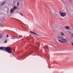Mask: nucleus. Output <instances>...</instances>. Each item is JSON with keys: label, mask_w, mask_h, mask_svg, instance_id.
<instances>
[{"label": "nucleus", "mask_w": 73, "mask_h": 73, "mask_svg": "<svg viewBox=\"0 0 73 73\" xmlns=\"http://www.w3.org/2000/svg\"><path fill=\"white\" fill-rule=\"evenodd\" d=\"M0 50H3L7 51V53H10V54H11L12 53V49L11 48V47H0Z\"/></svg>", "instance_id": "1"}, {"label": "nucleus", "mask_w": 73, "mask_h": 73, "mask_svg": "<svg viewBox=\"0 0 73 73\" xmlns=\"http://www.w3.org/2000/svg\"><path fill=\"white\" fill-rule=\"evenodd\" d=\"M58 41L61 43H67V40L64 38H62L61 39L58 40Z\"/></svg>", "instance_id": "2"}, {"label": "nucleus", "mask_w": 73, "mask_h": 73, "mask_svg": "<svg viewBox=\"0 0 73 73\" xmlns=\"http://www.w3.org/2000/svg\"><path fill=\"white\" fill-rule=\"evenodd\" d=\"M60 16L62 17H64L66 16V13L62 12L61 11H60L59 12Z\"/></svg>", "instance_id": "3"}, {"label": "nucleus", "mask_w": 73, "mask_h": 73, "mask_svg": "<svg viewBox=\"0 0 73 73\" xmlns=\"http://www.w3.org/2000/svg\"><path fill=\"white\" fill-rule=\"evenodd\" d=\"M30 33L31 34H33V35H36L37 36H40V35L38 34H37V33H35L34 32H33L32 31H30Z\"/></svg>", "instance_id": "4"}, {"label": "nucleus", "mask_w": 73, "mask_h": 73, "mask_svg": "<svg viewBox=\"0 0 73 73\" xmlns=\"http://www.w3.org/2000/svg\"><path fill=\"white\" fill-rule=\"evenodd\" d=\"M32 47V48H34V49H38V47H37V46H34L33 45H30Z\"/></svg>", "instance_id": "5"}, {"label": "nucleus", "mask_w": 73, "mask_h": 73, "mask_svg": "<svg viewBox=\"0 0 73 73\" xmlns=\"http://www.w3.org/2000/svg\"><path fill=\"white\" fill-rule=\"evenodd\" d=\"M64 28H65V29H67V30H68V29L69 30V29H70V27H69L68 26H65Z\"/></svg>", "instance_id": "6"}, {"label": "nucleus", "mask_w": 73, "mask_h": 73, "mask_svg": "<svg viewBox=\"0 0 73 73\" xmlns=\"http://www.w3.org/2000/svg\"><path fill=\"white\" fill-rule=\"evenodd\" d=\"M5 2H3L2 3H1L0 6H3V5L5 4Z\"/></svg>", "instance_id": "7"}, {"label": "nucleus", "mask_w": 73, "mask_h": 73, "mask_svg": "<svg viewBox=\"0 0 73 73\" xmlns=\"http://www.w3.org/2000/svg\"><path fill=\"white\" fill-rule=\"evenodd\" d=\"M14 11V10L13 9H11L10 11V12H11V13H13V12Z\"/></svg>", "instance_id": "8"}, {"label": "nucleus", "mask_w": 73, "mask_h": 73, "mask_svg": "<svg viewBox=\"0 0 73 73\" xmlns=\"http://www.w3.org/2000/svg\"><path fill=\"white\" fill-rule=\"evenodd\" d=\"M13 9L14 10H15L16 9H17V7L16 6H14Z\"/></svg>", "instance_id": "9"}, {"label": "nucleus", "mask_w": 73, "mask_h": 73, "mask_svg": "<svg viewBox=\"0 0 73 73\" xmlns=\"http://www.w3.org/2000/svg\"><path fill=\"white\" fill-rule=\"evenodd\" d=\"M44 49H48V46H46L44 47Z\"/></svg>", "instance_id": "10"}, {"label": "nucleus", "mask_w": 73, "mask_h": 73, "mask_svg": "<svg viewBox=\"0 0 73 73\" xmlns=\"http://www.w3.org/2000/svg\"><path fill=\"white\" fill-rule=\"evenodd\" d=\"M5 10H7V12H8V11H9V8H8L6 7L5 8Z\"/></svg>", "instance_id": "11"}, {"label": "nucleus", "mask_w": 73, "mask_h": 73, "mask_svg": "<svg viewBox=\"0 0 73 73\" xmlns=\"http://www.w3.org/2000/svg\"><path fill=\"white\" fill-rule=\"evenodd\" d=\"M11 38L12 39H15V37L14 36L11 37Z\"/></svg>", "instance_id": "12"}, {"label": "nucleus", "mask_w": 73, "mask_h": 73, "mask_svg": "<svg viewBox=\"0 0 73 73\" xmlns=\"http://www.w3.org/2000/svg\"><path fill=\"white\" fill-rule=\"evenodd\" d=\"M61 34L62 35V36H64V34L62 32H61Z\"/></svg>", "instance_id": "13"}, {"label": "nucleus", "mask_w": 73, "mask_h": 73, "mask_svg": "<svg viewBox=\"0 0 73 73\" xmlns=\"http://www.w3.org/2000/svg\"><path fill=\"white\" fill-rule=\"evenodd\" d=\"M44 56V55L43 54H41L40 55L41 57H43Z\"/></svg>", "instance_id": "14"}, {"label": "nucleus", "mask_w": 73, "mask_h": 73, "mask_svg": "<svg viewBox=\"0 0 73 73\" xmlns=\"http://www.w3.org/2000/svg\"><path fill=\"white\" fill-rule=\"evenodd\" d=\"M2 37H3V36L0 34V39H1V38H2Z\"/></svg>", "instance_id": "15"}, {"label": "nucleus", "mask_w": 73, "mask_h": 73, "mask_svg": "<svg viewBox=\"0 0 73 73\" xmlns=\"http://www.w3.org/2000/svg\"><path fill=\"white\" fill-rule=\"evenodd\" d=\"M55 12V10L54 9L53 11H52V13H53V12Z\"/></svg>", "instance_id": "16"}, {"label": "nucleus", "mask_w": 73, "mask_h": 73, "mask_svg": "<svg viewBox=\"0 0 73 73\" xmlns=\"http://www.w3.org/2000/svg\"><path fill=\"white\" fill-rule=\"evenodd\" d=\"M19 5V2H18L17 3V5Z\"/></svg>", "instance_id": "17"}, {"label": "nucleus", "mask_w": 73, "mask_h": 73, "mask_svg": "<svg viewBox=\"0 0 73 73\" xmlns=\"http://www.w3.org/2000/svg\"><path fill=\"white\" fill-rule=\"evenodd\" d=\"M58 38H59V39H60V38H61V37L59 36H58Z\"/></svg>", "instance_id": "18"}, {"label": "nucleus", "mask_w": 73, "mask_h": 73, "mask_svg": "<svg viewBox=\"0 0 73 73\" xmlns=\"http://www.w3.org/2000/svg\"><path fill=\"white\" fill-rule=\"evenodd\" d=\"M20 14L22 16H23V14H22V13H20Z\"/></svg>", "instance_id": "19"}, {"label": "nucleus", "mask_w": 73, "mask_h": 73, "mask_svg": "<svg viewBox=\"0 0 73 73\" xmlns=\"http://www.w3.org/2000/svg\"><path fill=\"white\" fill-rule=\"evenodd\" d=\"M23 36H19V38H21V37H22Z\"/></svg>", "instance_id": "20"}, {"label": "nucleus", "mask_w": 73, "mask_h": 73, "mask_svg": "<svg viewBox=\"0 0 73 73\" xmlns=\"http://www.w3.org/2000/svg\"><path fill=\"white\" fill-rule=\"evenodd\" d=\"M9 36V35H6V37H8Z\"/></svg>", "instance_id": "21"}, {"label": "nucleus", "mask_w": 73, "mask_h": 73, "mask_svg": "<svg viewBox=\"0 0 73 73\" xmlns=\"http://www.w3.org/2000/svg\"><path fill=\"white\" fill-rule=\"evenodd\" d=\"M7 42V40H5L4 42V43H6V42Z\"/></svg>", "instance_id": "22"}, {"label": "nucleus", "mask_w": 73, "mask_h": 73, "mask_svg": "<svg viewBox=\"0 0 73 73\" xmlns=\"http://www.w3.org/2000/svg\"><path fill=\"white\" fill-rule=\"evenodd\" d=\"M68 31V33H71V32H70L69 31Z\"/></svg>", "instance_id": "23"}, {"label": "nucleus", "mask_w": 73, "mask_h": 73, "mask_svg": "<svg viewBox=\"0 0 73 73\" xmlns=\"http://www.w3.org/2000/svg\"><path fill=\"white\" fill-rule=\"evenodd\" d=\"M47 8H49V9H50V8H49V7H48V6H47Z\"/></svg>", "instance_id": "24"}, {"label": "nucleus", "mask_w": 73, "mask_h": 73, "mask_svg": "<svg viewBox=\"0 0 73 73\" xmlns=\"http://www.w3.org/2000/svg\"><path fill=\"white\" fill-rule=\"evenodd\" d=\"M72 46H73V42H72Z\"/></svg>", "instance_id": "25"}, {"label": "nucleus", "mask_w": 73, "mask_h": 73, "mask_svg": "<svg viewBox=\"0 0 73 73\" xmlns=\"http://www.w3.org/2000/svg\"><path fill=\"white\" fill-rule=\"evenodd\" d=\"M46 52H47L46 51Z\"/></svg>", "instance_id": "26"}, {"label": "nucleus", "mask_w": 73, "mask_h": 73, "mask_svg": "<svg viewBox=\"0 0 73 73\" xmlns=\"http://www.w3.org/2000/svg\"><path fill=\"white\" fill-rule=\"evenodd\" d=\"M17 39H19V38H17Z\"/></svg>", "instance_id": "27"}, {"label": "nucleus", "mask_w": 73, "mask_h": 73, "mask_svg": "<svg viewBox=\"0 0 73 73\" xmlns=\"http://www.w3.org/2000/svg\"><path fill=\"white\" fill-rule=\"evenodd\" d=\"M39 44V45H40V44Z\"/></svg>", "instance_id": "28"}, {"label": "nucleus", "mask_w": 73, "mask_h": 73, "mask_svg": "<svg viewBox=\"0 0 73 73\" xmlns=\"http://www.w3.org/2000/svg\"><path fill=\"white\" fill-rule=\"evenodd\" d=\"M16 38H17V37H16Z\"/></svg>", "instance_id": "29"}]
</instances>
